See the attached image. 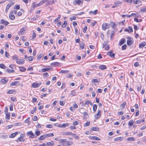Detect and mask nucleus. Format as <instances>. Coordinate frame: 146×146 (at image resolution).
Instances as JSON below:
<instances>
[{
	"mask_svg": "<svg viewBox=\"0 0 146 146\" xmlns=\"http://www.w3.org/2000/svg\"><path fill=\"white\" fill-rule=\"evenodd\" d=\"M73 143L72 141H68L65 143H64L63 145L65 146L72 145L73 144Z\"/></svg>",
	"mask_w": 146,
	"mask_h": 146,
	"instance_id": "obj_7",
	"label": "nucleus"
},
{
	"mask_svg": "<svg viewBox=\"0 0 146 146\" xmlns=\"http://www.w3.org/2000/svg\"><path fill=\"white\" fill-rule=\"evenodd\" d=\"M34 59V57L33 56H30L28 57V60L29 61H32Z\"/></svg>",
	"mask_w": 146,
	"mask_h": 146,
	"instance_id": "obj_42",
	"label": "nucleus"
},
{
	"mask_svg": "<svg viewBox=\"0 0 146 146\" xmlns=\"http://www.w3.org/2000/svg\"><path fill=\"white\" fill-rule=\"evenodd\" d=\"M32 86L34 88H36L38 87L37 83H34L32 85Z\"/></svg>",
	"mask_w": 146,
	"mask_h": 146,
	"instance_id": "obj_35",
	"label": "nucleus"
},
{
	"mask_svg": "<svg viewBox=\"0 0 146 146\" xmlns=\"http://www.w3.org/2000/svg\"><path fill=\"white\" fill-rule=\"evenodd\" d=\"M47 137H53L54 136V135L53 133H49L48 134H46Z\"/></svg>",
	"mask_w": 146,
	"mask_h": 146,
	"instance_id": "obj_43",
	"label": "nucleus"
},
{
	"mask_svg": "<svg viewBox=\"0 0 146 146\" xmlns=\"http://www.w3.org/2000/svg\"><path fill=\"white\" fill-rule=\"evenodd\" d=\"M92 130L93 131H99V128L97 127H92Z\"/></svg>",
	"mask_w": 146,
	"mask_h": 146,
	"instance_id": "obj_33",
	"label": "nucleus"
},
{
	"mask_svg": "<svg viewBox=\"0 0 146 146\" xmlns=\"http://www.w3.org/2000/svg\"><path fill=\"white\" fill-rule=\"evenodd\" d=\"M126 105V102H125L122 104L120 105L121 109H124V107H125Z\"/></svg>",
	"mask_w": 146,
	"mask_h": 146,
	"instance_id": "obj_27",
	"label": "nucleus"
},
{
	"mask_svg": "<svg viewBox=\"0 0 146 146\" xmlns=\"http://www.w3.org/2000/svg\"><path fill=\"white\" fill-rule=\"evenodd\" d=\"M6 118L8 119H10V113H9V112H6Z\"/></svg>",
	"mask_w": 146,
	"mask_h": 146,
	"instance_id": "obj_34",
	"label": "nucleus"
},
{
	"mask_svg": "<svg viewBox=\"0 0 146 146\" xmlns=\"http://www.w3.org/2000/svg\"><path fill=\"white\" fill-rule=\"evenodd\" d=\"M59 63L58 62H55L51 63L50 64L51 66H53L54 67L57 66L59 65Z\"/></svg>",
	"mask_w": 146,
	"mask_h": 146,
	"instance_id": "obj_13",
	"label": "nucleus"
},
{
	"mask_svg": "<svg viewBox=\"0 0 146 146\" xmlns=\"http://www.w3.org/2000/svg\"><path fill=\"white\" fill-rule=\"evenodd\" d=\"M49 1V0H42L40 2V4L41 5L45 3L46 2H47Z\"/></svg>",
	"mask_w": 146,
	"mask_h": 146,
	"instance_id": "obj_46",
	"label": "nucleus"
},
{
	"mask_svg": "<svg viewBox=\"0 0 146 146\" xmlns=\"http://www.w3.org/2000/svg\"><path fill=\"white\" fill-rule=\"evenodd\" d=\"M6 71L8 73H14L15 70H11L10 69H7L6 70Z\"/></svg>",
	"mask_w": 146,
	"mask_h": 146,
	"instance_id": "obj_22",
	"label": "nucleus"
},
{
	"mask_svg": "<svg viewBox=\"0 0 146 146\" xmlns=\"http://www.w3.org/2000/svg\"><path fill=\"white\" fill-rule=\"evenodd\" d=\"M63 135H71L70 132H64L63 133Z\"/></svg>",
	"mask_w": 146,
	"mask_h": 146,
	"instance_id": "obj_40",
	"label": "nucleus"
},
{
	"mask_svg": "<svg viewBox=\"0 0 146 146\" xmlns=\"http://www.w3.org/2000/svg\"><path fill=\"white\" fill-rule=\"evenodd\" d=\"M90 123L89 122H87L84 124V126L85 127L88 126L90 125Z\"/></svg>",
	"mask_w": 146,
	"mask_h": 146,
	"instance_id": "obj_45",
	"label": "nucleus"
},
{
	"mask_svg": "<svg viewBox=\"0 0 146 146\" xmlns=\"http://www.w3.org/2000/svg\"><path fill=\"white\" fill-rule=\"evenodd\" d=\"M36 35L35 33L34 32H33V35H32V39H33L34 38H35L36 37Z\"/></svg>",
	"mask_w": 146,
	"mask_h": 146,
	"instance_id": "obj_53",
	"label": "nucleus"
},
{
	"mask_svg": "<svg viewBox=\"0 0 146 146\" xmlns=\"http://www.w3.org/2000/svg\"><path fill=\"white\" fill-rule=\"evenodd\" d=\"M125 39L122 38L119 41V46H121L122 44H123V43L125 42Z\"/></svg>",
	"mask_w": 146,
	"mask_h": 146,
	"instance_id": "obj_11",
	"label": "nucleus"
},
{
	"mask_svg": "<svg viewBox=\"0 0 146 146\" xmlns=\"http://www.w3.org/2000/svg\"><path fill=\"white\" fill-rule=\"evenodd\" d=\"M92 139L96 140H100V139L96 136H93Z\"/></svg>",
	"mask_w": 146,
	"mask_h": 146,
	"instance_id": "obj_38",
	"label": "nucleus"
},
{
	"mask_svg": "<svg viewBox=\"0 0 146 146\" xmlns=\"http://www.w3.org/2000/svg\"><path fill=\"white\" fill-rule=\"evenodd\" d=\"M109 27V24L107 23H103L102 26V29L104 31H105L106 29H108Z\"/></svg>",
	"mask_w": 146,
	"mask_h": 146,
	"instance_id": "obj_2",
	"label": "nucleus"
},
{
	"mask_svg": "<svg viewBox=\"0 0 146 146\" xmlns=\"http://www.w3.org/2000/svg\"><path fill=\"white\" fill-rule=\"evenodd\" d=\"M15 8L17 10L19 9L20 8V7L19 5H16L15 6Z\"/></svg>",
	"mask_w": 146,
	"mask_h": 146,
	"instance_id": "obj_61",
	"label": "nucleus"
},
{
	"mask_svg": "<svg viewBox=\"0 0 146 146\" xmlns=\"http://www.w3.org/2000/svg\"><path fill=\"white\" fill-rule=\"evenodd\" d=\"M101 110H98V113L94 115L95 118L98 119L101 116Z\"/></svg>",
	"mask_w": 146,
	"mask_h": 146,
	"instance_id": "obj_8",
	"label": "nucleus"
},
{
	"mask_svg": "<svg viewBox=\"0 0 146 146\" xmlns=\"http://www.w3.org/2000/svg\"><path fill=\"white\" fill-rule=\"evenodd\" d=\"M46 127L47 128H50L52 127V126L51 124H48L46 125Z\"/></svg>",
	"mask_w": 146,
	"mask_h": 146,
	"instance_id": "obj_64",
	"label": "nucleus"
},
{
	"mask_svg": "<svg viewBox=\"0 0 146 146\" xmlns=\"http://www.w3.org/2000/svg\"><path fill=\"white\" fill-rule=\"evenodd\" d=\"M67 24V22L66 21H64V23L62 24V25L61 27L62 28H64L66 26V25Z\"/></svg>",
	"mask_w": 146,
	"mask_h": 146,
	"instance_id": "obj_30",
	"label": "nucleus"
},
{
	"mask_svg": "<svg viewBox=\"0 0 146 146\" xmlns=\"http://www.w3.org/2000/svg\"><path fill=\"white\" fill-rule=\"evenodd\" d=\"M107 34H109L110 36H111V39H112V37L114 35V31H112L111 33H110V32L109 31H108L107 32Z\"/></svg>",
	"mask_w": 146,
	"mask_h": 146,
	"instance_id": "obj_14",
	"label": "nucleus"
},
{
	"mask_svg": "<svg viewBox=\"0 0 146 146\" xmlns=\"http://www.w3.org/2000/svg\"><path fill=\"white\" fill-rule=\"evenodd\" d=\"M8 81V79H4L2 78L1 79L0 82H1L3 84H5Z\"/></svg>",
	"mask_w": 146,
	"mask_h": 146,
	"instance_id": "obj_15",
	"label": "nucleus"
},
{
	"mask_svg": "<svg viewBox=\"0 0 146 146\" xmlns=\"http://www.w3.org/2000/svg\"><path fill=\"white\" fill-rule=\"evenodd\" d=\"M135 140L134 138L133 137H129L127 139V140L129 141H133Z\"/></svg>",
	"mask_w": 146,
	"mask_h": 146,
	"instance_id": "obj_23",
	"label": "nucleus"
},
{
	"mask_svg": "<svg viewBox=\"0 0 146 146\" xmlns=\"http://www.w3.org/2000/svg\"><path fill=\"white\" fill-rule=\"evenodd\" d=\"M146 45V42H143L139 44V47L140 48H142Z\"/></svg>",
	"mask_w": 146,
	"mask_h": 146,
	"instance_id": "obj_17",
	"label": "nucleus"
},
{
	"mask_svg": "<svg viewBox=\"0 0 146 146\" xmlns=\"http://www.w3.org/2000/svg\"><path fill=\"white\" fill-rule=\"evenodd\" d=\"M50 68H44L42 69V72H44L48 71L50 70Z\"/></svg>",
	"mask_w": 146,
	"mask_h": 146,
	"instance_id": "obj_31",
	"label": "nucleus"
},
{
	"mask_svg": "<svg viewBox=\"0 0 146 146\" xmlns=\"http://www.w3.org/2000/svg\"><path fill=\"white\" fill-rule=\"evenodd\" d=\"M18 134V132H16L15 133H12L9 135V137L14 138Z\"/></svg>",
	"mask_w": 146,
	"mask_h": 146,
	"instance_id": "obj_18",
	"label": "nucleus"
},
{
	"mask_svg": "<svg viewBox=\"0 0 146 146\" xmlns=\"http://www.w3.org/2000/svg\"><path fill=\"white\" fill-rule=\"evenodd\" d=\"M43 55L41 54H40L38 55L37 57V59L40 60V59L42 58Z\"/></svg>",
	"mask_w": 146,
	"mask_h": 146,
	"instance_id": "obj_50",
	"label": "nucleus"
},
{
	"mask_svg": "<svg viewBox=\"0 0 146 146\" xmlns=\"http://www.w3.org/2000/svg\"><path fill=\"white\" fill-rule=\"evenodd\" d=\"M46 145L49 146H53L54 145V143L52 141L49 142L47 143Z\"/></svg>",
	"mask_w": 146,
	"mask_h": 146,
	"instance_id": "obj_26",
	"label": "nucleus"
},
{
	"mask_svg": "<svg viewBox=\"0 0 146 146\" xmlns=\"http://www.w3.org/2000/svg\"><path fill=\"white\" fill-rule=\"evenodd\" d=\"M76 17L75 16H73L72 17L70 18V20L71 21H72V20H76Z\"/></svg>",
	"mask_w": 146,
	"mask_h": 146,
	"instance_id": "obj_57",
	"label": "nucleus"
},
{
	"mask_svg": "<svg viewBox=\"0 0 146 146\" xmlns=\"http://www.w3.org/2000/svg\"><path fill=\"white\" fill-rule=\"evenodd\" d=\"M97 108V106L96 104H94L93 107V111L94 112H95Z\"/></svg>",
	"mask_w": 146,
	"mask_h": 146,
	"instance_id": "obj_29",
	"label": "nucleus"
},
{
	"mask_svg": "<svg viewBox=\"0 0 146 146\" xmlns=\"http://www.w3.org/2000/svg\"><path fill=\"white\" fill-rule=\"evenodd\" d=\"M69 71L68 70H62L59 72V73H67Z\"/></svg>",
	"mask_w": 146,
	"mask_h": 146,
	"instance_id": "obj_39",
	"label": "nucleus"
},
{
	"mask_svg": "<svg viewBox=\"0 0 146 146\" xmlns=\"http://www.w3.org/2000/svg\"><path fill=\"white\" fill-rule=\"evenodd\" d=\"M87 29V27L86 26H85L84 27L83 29V32L84 33H85Z\"/></svg>",
	"mask_w": 146,
	"mask_h": 146,
	"instance_id": "obj_60",
	"label": "nucleus"
},
{
	"mask_svg": "<svg viewBox=\"0 0 146 146\" xmlns=\"http://www.w3.org/2000/svg\"><path fill=\"white\" fill-rule=\"evenodd\" d=\"M133 120H131L129 122L128 124L130 125H132L133 124Z\"/></svg>",
	"mask_w": 146,
	"mask_h": 146,
	"instance_id": "obj_49",
	"label": "nucleus"
},
{
	"mask_svg": "<svg viewBox=\"0 0 146 146\" xmlns=\"http://www.w3.org/2000/svg\"><path fill=\"white\" fill-rule=\"evenodd\" d=\"M76 92L74 90L72 91L71 92L70 94L72 96H74L76 95Z\"/></svg>",
	"mask_w": 146,
	"mask_h": 146,
	"instance_id": "obj_51",
	"label": "nucleus"
},
{
	"mask_svg": "<svg viewBox=\"0 0 146 146\" xmlns=\"http://www.w3.org/2000/svg\"><path fill=\"white\" fill-rule=\"evenodd\" d=\"M83 113V114L84 115V117L85 119H87L88 117V115L87 112H84Z\"/></svg>",
	"mask_w": 146,
	"mask_h": 146,
	"instance_id": "obj_28",
	"label": "nucleus"
},
{
	"mask_svg": "<svg viewBox=\"0 0 146 146\" xmlns=\"http://www.w3.org/2000/svg\"><path fill=\"white\" fill-rule=\"evenodd\" d=\"M47 137L46 134L40 136L38 138V139L39 140H43L45 139Z\"/></svg>",
	"mask_w": 146,
	"mask_h": 146,
	"instance_id": "obj_9",
	"label": "nucleus"
},
{
	"mask_svg": "<svg viewBox=\"0 0 146 146\" xmlns=\"http://www.w3.org/2000/svg\"><path fill=\"white\" fill-rule=\"evenodd\" d=\"M128 38L127 40V44L129 46L133 44V40L132 38H131L130 37L127 38Z\"/></svg>",
	"mask_w": 146,
	"mask_h": 146,
	"instance_id": "obj_3",
	"label": "nucleus"
},
{
	"mask_svg": "<svg viewBox=\"0 0 146 146\" xmlns=\"http://www.w3.org/2000/svg\"><path fill=\"white\" fill-rule=\"evenodd\" d=\"M24 135L23 134H21L20 137L18 138V139L16 141L17 142H18V141H24L25 139L23 137Z\"/></svg>",
	"mask_w": 146,
	"mask_h": 146,
	"instance_id": "obj_5",
	"label": "nucleus"
},
{
	"mask_svg": "<svg viewBox=\"0 0 146 146\" xmlns=\"http://www.w3.org/2000/svg\"><path fill=\"white\" fill-rule=\"evenodd\" d=\"M19 69L20 70L21 72H25L26 70V68L23 67H19Z\"/></svg>",
	"mask_w": 146,
	"mask_h": 146,
	"instance_id": "obj_24",
	"label": "nucleus"
},
{
	"mask_svg": "<svg viewBox=\"0 0 146 146\" xmlns=\"http://www.w3.org/2000/svg\"><path fill=\"white\" fill-rule=\"evenodd\" d=\"M9 23L7 21H5L3 24L5 25L6 26L9 24Z\"/></svg>",
	"mask_w": 146,
	"mask_h": 146,
	"instance_id": "obj_62",
	"label": "nucleus"
},
{
	"mask_svg": "<svg viewBox=\"0 0 146 146\" xmlns=\"http://www.w3.org/2000/svg\"><path fill=\"white\" fill-rule=\"evenodd\" d=\"M59 142L60 143H62L63 142H65L66 141V139H62L60 140H59Z\"/></svg>",
	"mask_w": 146,
	"mask_h": 146,
	"instance_id": "obj_55",
	"label": "nucleus"
},
{
	"mask_svg": "<svg viewBox=\"0 0 146 146\" xmlns=\"http://www.w3.org/2000/svg\"><path fill=\"white\" fill-rule=\"evenodd\" d=\"M14 90H11L8 91L7 92V93L8 94H13L14 93Z\"/></svg>",
	"mask_w": 146,
	"mask_h": 146,
	"instance_id": "obj_47",
	"label": "nucleus"
},
{
	"mask_svg": "<svg viewBox=\"0 0 146 146\" xmlns=\"http://www.w3.org/2000/svg\"><path fill=\"white\" fill-rule=\"evenodd\" d=\"M108 41H106L104 42V43L103 44V47L102 48H104L105 46H106L107 45V43L108 42Z\"/></svg>",
	"mask_w": 146,
	"mask_h": 146,
	"instance_id": "obj_44",
	"label": "nucleus"
},
{
	"mask_svg": "<svg viewBox=\"0 0 146 146\" xmlns=\"http://www.w3.org/2000/svg\"><path fill=\"white\" fill-rule=\"evenodd\" d=\"M81 1L80 0H74V3H75L76 4L79 5L81 4Z\"/></svg>",
	"mask_w": 146,
	"mask_h": 146,
	"instance_id": "obj_32",
	"label": "nucleus"
},
{
	"mask_svg": "<svg viewBox=\"0 0 146 146\" xmlns=\"http://www.w3.org/2000/svg\"><path fill=\"white\" fill-rule=\"evenodd\" d=\"M99 68L102 70H103L106 69V66L104 65H102L99 66Z\"/></svg>",
	"mask_w": 146,
	"mask_h": 146,
	"instance_id": "obj_16",
	"label": "nucleus"
},
{
	"mask_svg": "<svg viewBox=\"0 0 146 146\" xmlns=\"http://www.w3.org/2000/svg\"><path fill=\"white\" fill-rule=\"evenodd\" d=\"M9 67L10 68L12 69H13L15 67V66L13 64H11L9 65Z\"/></svg>",
	"mask_w": 146,
	"mask_h": 146,
	"instance_id": "obj_63",
	"label": "nucleus"
},
{
	"mask_svg": "<svg viewBox=\"0 0 146 146\" xmlns=\"http://www.w3.org/2000/svg\"><path fill=\"white\" fill-rule=\"evenodd\" d=\"M108 55H109L111 57L113 58L115 57V54L114 53H112L111 52H108L107 53Z\"/></svg>",
	"mask_w": 146,
	"mask_h": 146,
	"instance_id": "obj_20",
	"label": "nucleus"
},
{
	"mask_svg": "<svg viewBox=\"0 0 146 146\" xmlns=\"http://www.w3.org/2000/svg\"><path fill=\"white\" fill-rule=\"evenodd\" d=\"M35 133L36 136H38L40 134V132L39 131H36Z\"/></svg>",
	"mask_w": 146,
	"mask_h": 146,
	"instance_id": "obj_52",
	"label": "nucleus"
},
{
	"mask_svg": "<svg viewBox=\"0 0 146 146\" xmlns=\"http://www.w3.org/2000/svg\"><path fill=\"white\" fill-rule=\"evenodd\" d=\"M25 32V30L23 28H22L21 29L20 31L18 33V34L19 35H23Z\"/></svg>",
	"mask_w": 146,
	"mask_h": 146,
	"instance_id": "obj_12",
	"label": "nucleus"
},
{
	"mask_svg": "<svg viewBox=\"0 0 146 146\" xmlns=\"http://www.w3.org/2000/svg\"><path fill=\"white\" fill-rule=\"evenodd\" d=\"M26 134L27 136H29V137L31 139L37 137L33 133L32 131L27 132L26 133Z\"/></svg>",
	"mask_w": 146,
	"mask_h": 146,
	"instance_id": "obj_1",
	"label": "nucleus"
},
{
	"mask_svg": "<svg viewBox=\"0 0 146 146\" xmlns=\"http://www.w3.org/2000/svg\"><path fill=\"white\" fill-rule=\"evenodd\" d=\"M48 75V74L47 72H45L43 74V76L44 78L47 77Z\"/></svg>",
	"mask_w": 146,
	"mask_h": 146,
	"instance_id": "obj_58",
	"label": "nucleus"
},
{
	"mask_svg": "<svg viewBox=\"0 0 146 146\" xmlns=\"http://www.w3.org/2000/svg\"><path fill=\"white\" fill-rule=\"evenodd\" d=\"M127 47V45L126 44H124L122 46V50H125Z\"/></svg>",
	"mask_w": 146,
	"mask_h": 146,
	"instance_id": "obj_56",
	"label": "nucleus"
},
{
	"mask_svg": "<svg viewBox=\"0 0 146 146\" xmlns=\"http://www.w3.org/2000/svg\"><path fill=\"white\" fill-rule=\"evenodd\" d=\"M0 68L2 69H5L6 68V66L3 64H0Z\"/></svg>",
	"mask_w": 146,
	"mask_h": 146,
	"instance_id": "obj_37",
	"label": "nucleus"
},
{
	"mask_svg": "<svg viewBox=\"0 0 146 146\" xmlns=\"http://www.w3.org/2000/svg\"><path fill=\"white\" fill-rule=\"evenodd\" d=\"M33 7L34 8L39 6L41 5V4H40V3H38L37 4H36V5H35V3H33Z\"/></svg>",
	"mask_w": 146,
	"mask_h": 146,
	"instance_id": "obj_41",
	"label": "nucleus"
},
{
	"mask_svg": "<svg viewBox=\"0 0 146 146\" xmlns=\"http://www.w3.org/2000/svg\"><path fill=\"white\" fill-rule=\"evenodd\" d=\"M84 43H81L80 45V47L82 49L84 48Z\"/></svg>",
	"mask_w": 146,
	"mask_h": 146,
	"instance_id": "obj_54",
	"label": "nucleus"
},
{
	"mask_svg": "<svg viewBox=\"0 0 146 146\" xmlns=\"http://www.w3.org/2000/svg\"><path fill=\"white\" fill-rule=\"evenodd\" d=\"M123 139V137H119L116 138H115L114 139V141H121Z\"/></svg>",
	"mask_w": 146,
	"mask_h": 146,
	"instance_id": "obj_21",
	"label": "nucleus"
},
{
	"mask_svg": "<svg viewBox=\"0 0 146 146\" xmlns=\"http://www.w3.org/2000/svg\"><path fill=\"white\" fill-rule=\"evenodd\" d=\"M16 62L18 64H23L24 63L25 60L23 59L18 58L17 59Z\"/></svg>",
	"mask_w": 146,
	"mask_h": 146,
	"instance_id": "obj_4",
	"label": "nucleus"
},
{
	"mask_svg": "<svg viewBox=\"0 0 146 146\" xmlns=\"http://www.w3.org/2000/svg\"><path fill=\"white\" fill-rule=\"evenodd\" d=\"M13 2H11L9 3L7 5L6 8H7V9H9L13 5Z\"/></svg>",
	"mask_w": 146,
	"mask_h": 146,
	"instance_id": "obj_25",
	"label": "nucleus"
},
{
	"mask_svg": "<svg viewBox=\"0 0 146 146\" xmlns=\"http://www.w3.org/2000/svg\"><path fill=\"white\" fill-rule=\"evenodd\" d=\"M69 125L68 123H63L62 124L61 126L62 127L65 128L66 127H67L69 126Z\"/></svg>",
	"mask_w": 146,
	"mask_h": 146,
	"instance_id": "obj_36",
	"label": "nucleus"
},
{
	"mask_svg": "<svg viewBox=\"0 0 146 146\" xmlns=\"http://www.w3.org/2000/svg\"><path fill=\"white\" fill-rule=\"evenodd\" d=\"M9 17V19L11 20H13L15 19V16L13 15V11H11L10 12Z\"/></svg>",
	"mask_w": 146,
	"mask_h": 146,
	"instance_id": "obj_6",
	"label": "nucleus"
},
{
	"mask_svg": "<svg viewBox=\"0 0 146 146\" xmlns=\"http://www.w3.org/2000/svg\"><path fill=\"white\" fill-rule=\"evenodd\" d=\"M11 101L13 102H15L16 100V98L14 97H12L11 98Z\"/></svg>",
	"mask_w": 146,
	"mask_h": 146,
	"instance_id": "obj_59",
	"label": "nucleus"
},
{
	"mask_svg": "<svg viewBox=\"0 0 146 146\" xmlns=\"http://www.w3.org/2000/svg\"><path fill=\"white\" fill-rule=\"evenodd\" d=\"M98 13V10H96L94 11H90L89 12V13L90 14H92L93 15H96Z\"/></svg>",
	"mask_w": 146,
	"mask_h": 146,
	"instance_id": "obj_19",
	"label": "nucleus"
},
{
	"mask_svg": "<svg viewBox=\"0 0 146 146\" xmlns=\"http://www.w3.org/2000/svg\"><path fill=\"white\" fill-rule=\"evenodd\" d=\"M140 11L142 13L146 12V7L141 9Z\"/></svg>",
	"mask_w": 146,
	"mask_h": 146,
	"instance_id": "obj_48",
	"label": "nucleus"
},
{
	"mask_svg": "<svg viewBox=\"0 0 146 146\" xmlns=\"http://www.w3.org/2000/svg\"><path fill=\"white\" fill-rule=\"evenodd\" d=\"M19 81H16L14 82H13L10 84V86H16L19 85Z\"/></svg>",
	"mask_w": 146,
	"mask_h": 146,
	"instance_id": "obj_10",
	"label": "nucleus"
}]
</instances>
